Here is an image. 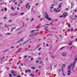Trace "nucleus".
Returning a JSON list of instances; mask_svg holds the SVG:
<instances>
[{"label": "nucleus", "instance_id": "nucleus-1", "mask_svg": "<svg viewBox=\"0 0 77 77\" xmlns=\"http://www.w3.org/2000/svg\"><path fill=\"white\" fill-rule=\"evenodd\" d=\"M11 72L14 76H16L17 75V73H16V72L11 71Z\"/></svg>", "mask_w": 77, "mask_h": 77}, {"label": "nucleus", "instance_id": "nucleus-2", "mask_svg": "<svg viewBox=\"0 0 77 77\" xmlns=\"http://www.w3.org/2000/svg\"><path fill=\"white\" fill-rule=\"evenodd\" d=\"M48 15V14H47V13L45 12V18H46L47 19L49 17Z\"/></svg>", "mask_w": 77, "mask_h": 77}, {"label": "nucleus", "instance_id": "nucleus-3", "mask_svg": "<svg viewBox=\"0 0 77 77\" xmlns=\"http://www.w3.org/2000/svg\"><path fill=\"white\" fill-rule=\"evenodd\" d=\"M74 60H75V61L73 62V64L72 65H73V66H74V65H75V62H76V61H77V57L76 58L75 57L74 59Z\"/></svg>", "mask_w": 77, "mask_h": 77}, {"label": "nucleus", "instance_id": "nucleus-4", "mask_svg": "<svg viewBox=\"0 0 77 77\" xmlns=\"http://www.w3.org/2000/svg\"><path fill=\"white\" fill-rule=\"evenodd\" d=\"M64 17H66V16H67L68 14H67V13L65 12H64L63 14Z\"/></svg>", "mask_w": 77, "mask_h": 77}, {"label": "nucleus", "instance_id": "nucleus-5", "mask_svg": "<svg viewBox=\"0 0 77 77\" xmlns=\"http://www.w3.org/2000/svg\"><path fill=\"white\" fill-rule=\"evenodd\" d=\"M72 65V63H71L70 65H69L68 66V68L69 69H71V66Z\"/></svg>", "mask_w": 77, "mask_h": 77}, {"label": "nucleus", "instance_id": "nucleus-6", "mask_svg": "<svg viewBox=\"0 0 77 77\" xmlns=\"http://www.w3.org/2000/svg\"><path fill=\"white\" fill-rule=\"evenodd\" d=\"M54 11L55 12H59L60 11H61V10H58V11H57V10H56V9L55 8L54 9Z\"/></svg>", "mask_w": 77, "mask_h": 77}, {"label": "nucleus", "instance_id": "nucleus-7", "mask_svg": "<svg viewBox=\"0 0 77 77\" xmlns=\"http://www.w3.org/2000/svg\"><path fill=\"white\" fill-rule=\"evenodd\" d=\"M29 5V3H27L26 5V8H28V6Z\"/></svg>", "mask_w": 77, "mask_h": 77}, {"label": "nucleus", "instance_id": "nucleus-8", "mask_svg": "<svg viewBox=\"0 0 77 77\" xmlns=\"http://www.w3.org/2000/svg\"><path fill=\"white\" fill-rule=\"evenodd\" d=\"M16 29V27H15L14 28H12L11 29V32H13V30H14V29Z\"/></svg>", "mask_w": 77, "mask_h": 77}, {"label": "nucleus", "instance_id": "nucleus-9", "mask_svg": "<svg viewBox=\"0 0 77 77\" xmlns=\"http://www.w3.org/2000/svg\"><path fill=\"white\" fill-rule=\"evenodd\" d=\"M30 70H26L25 71V72H26L27 73L28 72H30Z\"/></svg>", "mask_w": 77, "mask_h": 77}, {"label": "nucleus", "instance_id": "nucleus-10", "mask_svg": "<svg viewBox=\"0 0 77 77\" xmlns=\"http://www.w3.org/2000/svg\"><path fill=\"white\" fill-rule=\"evenodd\" d=\"M47 20H49V21H51V18L49 17H48L47 19Z\"/></svg>", "mask_w": 77, "mask_h": 77}, {"label": "nucleus", "instance_id": "nucleus-11", "mask_svg": "<svg viewBox=\"0 0 77 77\" xmlns=\"http://www.w3.org/2000/svg\"><path fill=\"white\" fill-rule=\"evenodd\" d=\"M66 52H63L62 54V55L63 56H65V55H66Z\"/></svg>", "mask_w": 77, "mask_h": 77}, {"label": "nucleus", "instance_id": "nucleus-12", "mask_svg": "<svg viewBox=\"0 0 77 77\" xmlns=\"http://www.w3.org/2000/svg\"><path fill=\"white\" fill-rule=\"evenodd\" d=\"M68 72L69 73H70V74L71 73V70L70 69H69L68 71Z\"/></svg>", "mask_w": 77, "mask_h": 77}, {"label": "nucleus", "instance_id": "nucleus-13", "mask_svg": "<svg viewBox=\"0 0 77 77\" xmlns=\"http://www.w3.org/2000/svg\"><path fill=\"white\" fill-rule=\"evenodd\" d=\"M23 39H24V37H23V38H22L20 39V40L18 42V43H19L20 41H22V40H23Z\"/></svg>", "mask_w": 77, "mask_h": 77}, {"label": "nucleus", "instance_id": "nucleus-14", "mask_svg": "<svg viewBox=\"0 0 77 77\" xmlns=\"http://www.w3.org/2000/svg\"><path fill=\"white\" fill-rule=\"evenodd\" d=\"M38 34H39V33H38L36 34H34V36H36V35H38Z\"/></svg>", "mask_w": 77, "mask_h": 77}, {"label": "nucleus", "instance_id": "nucleus-15", "mask_svg": "<svg viewBox=\"0 0 77 77\" xmlns=\"http://www.w3.org/2000/svg\"><path fill=\"white\" fill-rule=\"evenodd\" d=\"M6 35H11V33H7Z\"/></svg>", "mask_w": 77, "mask_h": 77}, {"label": "nucleus", "instance_id": "nucleus-16", "mask_svg": "<svg viewBox=\"0 0 77 77\" xmlns=\"http://www.w3.org/2000/svg\"><path fill=\"white\" fill-rule=\"evenodd\" d=\"M35 31H36V30H33L31 31V33H33V32H35Z\"/></svg>", "mask_w": 77, "mask_h": 77}, {"label": "nucleus", "instance_id": "nucleus-17", "mask_svg": "<svg viewBox=\"0 0 77 77\" xmlns=\"http://www.w3.org/2000/svg\"><path fill=\"white\" fill-rule=\"evenodd\" d=\"M58 8H61V5H58Z\"/></svg>", "mask_w": 77, "mask_h": 77}, {"label": "nucleus", "instance_id": "nucleus-18", "mask_svg": "<svg viewBox=\"0 0 77 77\" xmlns=\"http://www.w3.org/2000/svg\"><path fill=\"white\" fill-rule=\"evenodd\" d=\"M62 72H63V66L62 67Z\"/></svg>", "mask_w": 77, "mask_h": 77}, {"label": "nucleus", "instance_id": "nucleus-19", "mask_svg": "<svg viewBox=\"0 0 77 77\" xmlns=\"http://www.w3.org/2000/svg\"><path fill=\"white\" fill-rule=\"evenodd\" d=\"M24 13H20V15H24Z\"/></svg>", "mask_w": 77, "mask_h": 77}, {"label": "nucleus", "instance_id": "nucleus-20", "mask_svg": "<svg viewBox=\"0 0 77 77\" xmlns=\"http://www.w3.org/2000/svg\"><path fill=\"white\" fill-rule=\"evenodd\" d=\"M8 50H7L3 52V53H5V52H6V51H8Z\"/></svg>", "mask_w": 77, "mask_h": 77}, {"label": "nucleus", "instance_id": "nucleus-21", "mask_svg": "<svg viewBox=\"0 0 77 77\" xmlns=\"http://www.w3.org/2000/svg\"><path fill=\"white\" fill-rule=\"evenodd\" d=\"M33 59H34V58H33L32 57H31V61L33 60Z\"/></svg>", "mask_w": 77, "mask_h": 77}, {"label": "nucleus", "instance_id": "nucleus-22", "mask_svg": "<svg viewBox=\"0 0 77 77\" xmlns=\"http://www.w3.org/2000/svg\"><path fill=\"white\" fill-rule=\"evenodd\" d=\"M9 22H11V23H12V21L11 20H9Z\"/></svg>", "mask_w": 77, "mask_h": 77}, {"label": "nucleus", "instance_id": "nucleus-23", "mask_svg": "<svg viewBox=\"0 0 77 77\" xmlns=\"http://www.w3.org/2000/svg\"><path fill=\"white\" fill-rule=\"evenodd\" d=\"M33 20H34V18L32 17L31 19V21H33Z\"/></svg>", "mask_w": 77, "mask_h": 77}, {"label": "nucleus", "instance_id": "nucleus-24", "mask_svg": "<svg viewBox=\"0 0 77 77\" xmlns=\"http://www.w3.org/2000/svg\"><path fill=\"white\" fill-rule=\"evenodd\" d=\"M30 8V5H29L28 7V9H29Z\"/></svg>", "mask_w": 77, "mask_h": 77}, {"label": "nucleus", "instance_id": "nucleus-25", "mask_svg": "<svg viewBox=\"0 0 77 77\" xmlns=\"http://www.w3.org/2000/svg\"><path fill=\"white\" fill-rule=\"evenodd\" d=\"M21 32H22V31H20V32H19L18 33V35H19V34H20V33H21Z\"/></svg>", "mask_w": 77, "mask_h": 77}, {"label": "nucleus", "instance_id": "nucleus-26", "mask_svg": "<svg viewBox=\"0 0 77 77\" xmlns=\"http://www.w3.org/2000/svg\"><path fill=\"white\" fill-rule=\"evenodd\" d=\"M51 57H52V58H56V57H53L52 55H51Z\"/></svg>", "mask_w": 77, "mask_h": 77}, {"label": "nucleus", "instance_id": "nucleus-27", "mask_svg": "<svg viewBox=\"0 0 77 77\" xmlns=\"http://www.w3.org/2000/svg\"><path fill=\"white\" fill-rule=\"evenodd\" d=\"M48 26H46L45 27V28H44V29H47V28H48Z\"/></svg>", "mask_w": 77, "mask_h": 77}, {"label": "nucleus", "instance_id": "nucleus-28", "mask_svg": "<svg viewBox=\"0 0 77 77\" xmlns=\"http://www.w3.org/2000/svg\"><path fill=\"white\" fill-rule=\"evenodd\" d=\"M30 75H31V76H34V75H33V74H30Z\"/></svg>", "mask_w": 77, "mask_h": 77}, {"label": "nucleus", "instance_id": "nucleus-29", "mask_svg": "<svg viewBox=\"0 0 77 77\" xmlns=\"http://www.w3.org/2000/svg\"><path fill=\"white\" fill-rule=\"evenodd\" d=\"M21 29V28H18L17 29H16V31H17V30H20Z\"/></svg>", "mask_w": 77, "mask_h": 77}, {"label": "nucleus", "instance_id": "nucleus-30", "mask_svg": "<svg viewBox=\"0 0 77 77\" xmlns=\"http://www.w3.org/2000/svg\"><path fill=\"white\" fill-rule=\"evenodd\" d=\"M26 57H27V55L25 56L24 57V58L25 59V58H26Z\"/></svg>", "mask_w": 77, "mask_h": 77}, {"label": "nucleus", "instance_id": "nucleus-31", "mask_svg": "<svg viewBox=\"0 0 77 77\" xmlns=\"http://www.w3.org/2000/svg\"><path fill=\"white\" fill-rule=\"evenodd\" d=\"M5 57H3L1 58V60H2V59H4V58H5Z\"/></svg>", "mask_w": 77, "mask_h": 77}, {"label": "nucleus", "instance_id": "nucleus-32", "mask_svg": "<svg viewBox=\"0 0 77 77\" xmlns=\"http://www.w3.org/2000/svg\"><path fill=\"white\" fill-rule=\"evenodd\" d=\"M6 17H4L3 18V19L4 20H5V19H6Z\"/></svg>", "mask_w": 77, "mask_h": 77}, {"label": "nucleus", "instance_id": "nucleus-33", "mask_svg": "<svg viewBox=\"0 0 77 77\" xmlns=\"http://www.w3.org/2000/svg\"><path fill=\"white\" fill-rule=\"evenodd\" d=\"M31 68H32V69H35V67H31Z\"/></svg>", "mask_w": 77, "mask_h": 77}, {"label": "nucleus", "instance_id": "nucleus-34", "mask_svg": "<svg viewBox=\"0 0 77 77\" xmlns=\"http://www.w3.org/2000/svg\"><path fill=\"white\" fill-rule=\"evenodd\" d=\"M19 3H20V4H21L23 3V1L20 2Z\"/></svg>", "mask_w": 77, "mask_h": 77}, {"label": "nucleus", "instance_id": "nucleus-35", "mask_svg": "<svg viewBox=\"0 0 77 77\" xmlns=\"http://www.w3.org/2000/svg\"><path fill=\"white\" fill-rule=\"evenodd\" d=\"M9 76H10V77L12 76V75L11 74H9Z\"/></svg>", "mask_w": 77, "mask_h": 77}, {"label": "nucleus", "instance_id": "nucleus-36", "mask_svg": "<svg viewBox=\"0 0 77 77\" xmlns=\"http://www.w3.org/2000/svg\"><path fill=\"white\" fill-rule=\"evenodd\" d=\"M42 63V61H40L39 63L40 64H41V63Z\"/></svg>", "mask_w": 77, "mask_h": 77}, {"label": "nucleus", "instance_id": "nucleus-37", "mask_svg": "<svg viewBox=\"0 0 77 77\" xmlns=\"http://www.w3.org/2000/svg\"><path fill=\"white\" fill-rule=\"evenodd\" d=\"M69 27H71V25H70V24H69L68 26Z\"/></svg>", "mask_w": 77, "mask_h": 77}, {"label": "nucleus", "instance_id": "nucleus-38", "mask_svg": "<svg viewBox=\"0 0 77 77\" xmlns=\"http://www.w3.org/2000/svg\"><path fill=\"white\" fill-rule=\"evenodd\" d=\"M41 48H38V50H39V51L41 50Z\"/></svg>", "mask_w": 77, "mask_h": 77}, {"label": "nucleus", "instance_id": "nucleus-39", "mask_svg": "<svg viewBox=\"0 0 77 77\" xmlns=\"http://www.w3.org/2000/svg\"><path fill=\"white\" fill-rule=\"evenodd\" d=\"M67 75H70V73H68L67 74Z\"/></svg>", "mask_w": 77, "mask_h": 77}, {"label": "nucleus", "instance_id": "nucleus-40", "mask_svg": "<svg viewBox=\"0 0 77 77\" xmlns=\"http://www.w3.org/2000/svg\"><path fill=\"white\" fill-rule=\"evenodd\" d=\"M45 25H46V26H50V24H45Z\"/></svg>", "mask_w": 77, "mask_h": 77}, {"label": "nucleus", "instance_id": "nucleus-41", "mask_svg": "<svg viewBox=\"0 0 77 77\" xmlns=\"http://www.w3.org/2000/svg\"><path fill=\"white\" fill-rule=\"evenodd\" d=\"M63 66H65V64H63Z\"/></svg>", "mask_w": 77, "mask_h": 77}, {"label": "nucleus", "instance_id": "nucleus-42", "mask_svg": "<svg viewBox=\"0 0 77 77\" xmlns=\"http://www.w3.org/2000/svg\"><path fill=\"white\" fill-rule=\"evenodd\" d=\"M5 9L6 11H7V8H5Z\"/></svg>", "mask_w": 77, "mask_h": 77}, {"label": "nucleus", "instance_id": "nucleus-43", "mask_svg": "<svg viewBox=\"0 0 77 77\" xmlns=\"http://www.w3.org/2000/svg\"><path fill=\"white\" fill-rule=\"evenodd\" d=\"M72 30H73V28H72L70 31L72 32Z\"/></svg>", "mask_w": 77, "mask_h": 77}, {"label": "nucleus", "instance_id": "nucleus-44", "mask_svg": "<svg viewBox=\"0 0 77 77\" xmlns=\"http://www.w3.org/2000/svg\"><path fill=\"white\" fill-rule=\"evenodd\" d=\"M11 9H14L13 6L11 7Z\"/></svg>", "mask_w": 77, "mask_h": 77}, {"label": "nucleus", "instance_id": "nucleus-45", "mask_svg": "<svg viewBox=\"0 0 77 77\" xmlns=\"http://www.w3.org/2000/svg\"><path fill=\"white\" fill-rule=\"evenodd\" d=\"M61 23H62V24H64L65 23L63 22H62Z\"/></svg>", "mask_w": 77, "mask_h": 77}, {"label": "nucleus", "instance_id": "nucleus-46", "mask_svg": "<svg viewBox=\"0 0 77 77\" xmlns=\"http://www.w3.org/2000/svg\"><path fill=\"white\" fill-rule=\"evenodd\" d=\"M64 48V47H63L61 48L60 49V50H62V49H63Z\"/></svg>", "mask_w": 77, "mask_h": 77}, {"label": "nucleus", "instance_id": "nucleus-47", "mask_svg": "<svg viewBox=\"0 0 77 77\" xmlns=\"http://www.w3.org/2000/svg\"><path fill=\"white\" fill-rule=\"evenodd\" d=\"M17 15V13H15L14 14V15Z\"/></svg>", "mask_w": 77, "mask_h": 77}, {"label": "nucleus", "instance_id": "nucleus-48", "mask_svg": "<svg viewBox=\"0 0 77 77\" xmlns=\"http://www.w3.org/2000/svg\"><path fill=\"white\" fill-rule=\"evenodd\" d=\"M38 62H39L38 60L36 61V62L37 63H38Z\"/></svg>", "mask_w": 77, "mask_h": 77}, {"label": "nucleus", "instance_id": "nucleus-49", "mask_svg": "<svg viewBox=\"0 0 77 77\" xmlns=\"http://www.w3.org/2000/svg\"><path fill=\"white\" fill-rule=\"evenodd\" d=\"M71 7H72V2H71Z\"/></svg>", "mask_w": 77, "mask_h": 77}, {"label": "nucleus", "instance_id": "nucleus-50", "mask_svg": "<svg viewBox=\"0 0 77 77\" xmlns=\"http://www.w3.org/2000/svg\"><path fill=\"white\" fill-rule=\"evenodd\" d=\"M60 17H63V15L60 16Z\"/></svg>", "mask_w": 77, "mask_h": 77}, {"label": "nucleus", "instance_id": "nucleus-51", "mask_svg": "<svg viewBox=\"0 0 77 77\" xmlns=\"http://www.w3.org/2000/svg\"><path fill=\"white\" fill-rule=\"evenodd\" d=\"M52 29H57L56 28H53V27L52 28Z\"/></svg>", "mask_w": 77, "mask_h": 77}, {"label": "nucleus", "instance_id": "nucleus-52", "mask_svg": "<svg viewBox=\"0 0 77 77\" xmlns=\"http://www.w3.org/2000/svg\"><path fill=\"white\" fill-rule=\"evenodd\" d=\"M38 71V69H37L36 71V72H37Z\"/></svg>", "mask_w": 77, "mask_h": 77}, {"label": "nucleus", "instance_id": "nucleus-53", "mask_svg": "<svg viewBox=\"0 0 77 77\" xmlns=\"http://www.w3.org/2000/svg\"><path fill=\"white\" fill-rule=\"evenodd\" d=\"M58 19H55V21H58Z\"/></svg>", "mask_w": 77, "mask_h": 77}, {"label": "nucleus", "instance_id": "nucleus-54", "mask_svg": "<svg viewBox=\"0 0 77 77\" xmlns=\"http://www.w3.org/2000/svg\"><path fill=\"white\" fill-rule=\"evenodd\" d=\"M52 48V45H51L50 46V48Z\"/></svg>", "mask_w": 77, "mask_h": 77}, {"label": "nucleus", "instance_id": "nucleus-55", "mask_svg": "<svg viewBox=\"0 0 77 77\" xmlns=\"http://www.w3.org/2000/svg\"><path fill=\"white\" fill-rule=\"evenodd\" d=\"M53 7H51V9H53Z\"/></svg>", "mask_w": 77, "mask_h": 77}, {"label": "nucleus", "instance_id": "nucleus-56", "mask_svg": "<svg viewBox=\"0 0 77 77\" xmlns=\"http://www.w3.org/2000/svg\"><path fill=\"white\" fill-rule=\"evenodd\" d=\"M3 9H2V10H1V12H3Z\"/></svg>", "mask_w": 77, "mask_h": 77}, {"label": "nucleus", "instance_id": "nucleus-57", "mask_svg": "<svg viewBox=\"0 0 77 77\" xmlns=\"http://www.w3.org/2000/svg\"><path fill=\"white\" fill-rule=\"evenodd\" d=\"M46 46L47 47H48V44H46Z\"/></svg>", "mask_w": 77, "mask_h": 77}, {"label": "nucleus", "instance_id": "nucleus-58", "mask_svg": "<svg viewBox=\"0 0 77 77\" xmlns=\"http://www.w3.org/2000/svg\"><path fill=\"white\" fill-rule=\"evenodd\" d=\"M15 5H17V2H14Z\"/></svg>", "mask_w": 77, "mask_h": 77}, {"label": "nucleus", "instance_id": "nucleus-59", "mask_svg": "<svg viewBox=\"0 0 77 77\" xmlns=\"http://www.w3.org/2000/svg\"><path fill=\"white\" fill-rule=\"evenodd\" d=\"M5 26L6 27H8V26H6V24H5Z\"/></svg>", "mask_w": 77, "mask_h": 77}, {"label": "nucleus", "instance_id": "nucleus-60", "mask_svg": "<svg viewBox=\"0 0 77 77\" xmlns=\"http://www.w3.org/2000/svg\"><path fill=\"white\" fill-rule=\"evenodd\" d=\"M17 77H20V75H18Z\"/></svg>", "mask_w": 77, "mask_h": 77}, {"label": "nucleus", "instance_id": "nucleus-61", "mask_svg": "<svg viewBox=\"0 0 77 77\" xmlns=\"http://www.w3.org/2000/svg\"><path fill=\"white\" fill-rule=\"evenodd\" d=\"M75 18H77V15H75Z\"/></svg>", "mask_w": 77, "mask_h": 77}, {"label": "nucleus", "instance_id": "nucleus-62", "mask_svg": "<svg viewBox=\"0 0 77 77\" xmlns=\"http://www.w3.org/2000/svg\"><path fill=\"white\" fill-rule=\"evenodd\" d=\"M72 44V43H69V45H71Z\"/></svg>", "mask_w": 77, "mask_h": 77}, {"label": "nucleus", "instance_id": "nucleus-63", "mask_svg": "<svg viewBox=\"0 0 77 77\" xmlns=\"http://www.w3.org/2000/svg\"><path fill=\"white\" fill-rule=\"evenodd\" d=\"M17 9L18 10H20V9H19V8L18 7H17Z\"/></svg>", "mask_w": 77, "mask_h": 77}, {"label": "nucleus", "instance_id": "nucleus-64", "mask_svg": "<svg viewBox=\"0 0 77 77\" xmlns=\"http://www.w3.org/2000/svg\"><path fill=\"white\" fill-rule=\"evenodd\" d=\"M41 66H38L39 68H41Z\"/></svg>", "mask_w": 77, "mask_h": 77}]
</instances>
